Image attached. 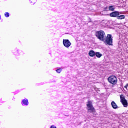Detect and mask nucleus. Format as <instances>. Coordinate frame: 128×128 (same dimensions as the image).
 I'll list each match as a JSON object with an SVG mask.
<instances>
[{"label": "nucleus", "instance_id": "9d476101", "mask_svg": "<svg viewBox=\"0 0 128 128\" xmlns=\"http://www.w3.org/2000/svg\"><path fill=\"white\" fill-rule=\"evenodd\" d=\"M88 54L90 56H96V52L92 50H91L89 52Z\"/></svg>", "mask_w": 128, "mask_h": 128}, {"label": "nucleus", "instance_id": "6e6552de", "mask_svg": "<svg viewBox=\"0 0 128 128\" xmlns=\"http://www.w3.org/2000/svg\"><path fill=\"white\" fill-rule=\"evenodd\" d=\"M22 104L24 106H28V100L27 98H25L22 100Z\"/></svg>", "mask_w": 128, "mask_h": 128}, {"label": "nucleus", "instance_id": "a211bd4d", "mask_svg": "<svg viewBox=\"0 0 128 128\" xmlns=\"http://www.w3.org/2000/svg\"><path fill=\"white\" fill-rule=\"evenodd\" d=\"M1 18H2V17L0 16V20Z\"/></svg>", "mask_w": 128, "mask_h": 128}, {"label": "nucleus", "instance_id": "ddd939ff", "mask_svg": "<svg viewBox=\"0 0 128 128\" xmlns=\"http://www.w3.org/2000/svg\"><path fill=\"white\" fill-rule=\"evenodd\" d=\"M116 8V7L114 6H108V10H111V12H114Z\"/></svg>", "mask_w": 128, "mask_h": 128}, {"label": "nucleus", "instance_id": "f257e3e1", "mask_svg": "<svg viewBox=\"0 0 128 128\" xmlns=\"http://www.w3.org/2000/svg\"><path fill=\"white\" fill-rule=\"evenodd\" d=\"M112 36L110 34H108L106 37V38H104V44H105L106 45L108 44V46H114L112 44Z\"/></svg>", "mask_w": 128, "mask_h": 128}, {"label": "nucleus", "instance_id": "7ed1b4c3", "mask_svg": "<svg viewBox=\"0 0 128 128\" xmlns=\"http://www.w3.org/2000/svg\"><path fill=\"white\" fill-rule=\"evenodd\" d=\"M108 80L111 84H116L118 83V78L115 76H110L108 78Z\"/></svg>", "mask_w": 128, "mask_h": 128}, {"label": "nucleus", "instance_id": "dca6fc26", "mask_svg": "<svg viewBox=\"0 0 128 128\" xmlns=\"http://www.w3.org/2000/svg\"><path fill=\"white\" fill-rule=\"evenodd\" d=\"M50 128H56V126H51Z\"/></svg>", "mask_w": 128, "mask_h": 128}, {"label": "nucleus", "instance_id": "4468645a", "mask_svg": "<svg viewBox=\"0 0 128 128\" xmlns=\"http://www.w3.org/2000/svg\"><path fill=\"white\" fill-rule=\"evenodd\" d=\"M4 16H6V18H8V16H10V13L8 12H5Z\"/></svg>", "mask_w": 128, "mask_h": 128}, {"label": "nucleus", "instance_id": "9b49d317", "mask_svg": "<svg viewBox=\"0 0 128 128\" xmlns=\"http://www.w3.org/2000/svg\"><path fill=\"white\" fill-rule=\"evenodd\" d=\"M95 56H96V58H100L102 56V54H100V52H96L95 54Z\"/></svg>", "mask_w": 128, "mask_h": 128}, {"label": "nucleus", "instance_id": "20e7f679", "mask_svg": "<svg viewBox=\"0 0 128 128\" xmlns=\"http://www.w3.org/2000/svg\"><path fill=\"white\" fill-rule=\"evenodd\" d=\"M86 106L88 112H94V108L92 102L91 100H88Z\"/></svg>", "mask_w": 128, "mask_h": 128}, {"label": "nucleus", "instance_id": "f8f14e48", "mask_svg": "<svg viewBox=\"0 0 128 128\" xmlns=\"http://www.w3.org/2000/svg\"><path fill=\"white\" fill-rule=\"evenodd\" d=\"M117 18L118 20H124V18H126V16L124 15H118Z\"/></svg>", "mask_w": 128, "mask_h": 128}, {"label": "nucleus", "instance_id": "39448f33", "mask_svg": "<svg viewBox=\"0 0 128 128\" xmlns=\"http://www.w3.org/2000/svg\"><path fill=\"white\" fill-rule=\"evenodd\" d=\"M120 102H122V104L124 106V108H128V100L124 98V96L123 94H121L120 96Z\"/></svg>", "mask_w": 128, "mask_h": 128}, {"label": "nucleus", "instance_id": "423d86ee", "mask_svg": "<svg viewBox=\"0 0 128 128\" xmlns=\"http://www.w3.org/2000/svg\"><path fill=\"white\" fill-rule=\"evenodd\" d=\"M120 14H122V12L118 11H115L111 12L110 14V16L112 18H118Z\"/></svg>", "mask_w": 128, "mask_h": 128}, {"label": "nucleus", "instance_id": "2eb2a0df", "mask_svg": "<svg viewBox=\"0 0 128 128\" xmlns=\"http://www.w3.org/2000/svg\"><path fill=\"white\" fill-rule=\"evenodd\" d=\"M56 72H58V74H60V72H62V69L61 68H59V69H57L56 70Z\"/></svg>", "mask_w": 128, "mask_h": 128}, {"label": "nucleus", "instance_id": "1a4fd4ad", "mask_svg": "<svg viewBox=\"0 0 128 128\" xmlns=\"http://www.w3.org/2000/svg\"><path fill=\"white\" fill-rule=\"evenodd\" d=\"M111 106L114 110H116V108H118V105H116V104L115 103L114 101H112L111 102Z\"/></svg>", "mask_w": 128, "mask_h": 128}, {"label": "nucleus", "instance_id": "f3484780", "mask_svg": "<svg viewBox=\"0 0 128 128\" xmlns=\"http://www.w3.org/2000/svg\"><path fill=\"white\" fill-rule=\"evenodd\" d=\"M128 84H126V85L124 86V88H128Z\"/></svg>", "mask_w": 128, "mask_h": 128}, {"label": "nucleus", "instance_id": "f03ea898", "mask_svg": "<svg viewBox=\"0 0 128 128\" xmlns=\"http://www.w3.org/2000/svg\"><path fill=\"white\" fill-rule=\"evenodd\" d=\"M96 36L98 40H102V42H104V36H106L104 32L102 30L98 31L96 32Z\"/></svg>", "mask_w": 128, "mask_h": 128}, {"label": "nucleus", "instance_id": "0eeeda50", "mask_svg": "<svg viewBox=\"0 0 128 128\" xmlns=\"http://www.w3.org/2000/svg\"><path fill=\"white\" fill-rule=\"evenodd\" d=\"M63 44L65 48H70V44H72V43H70V40L64 39Z\"/></svg>", "mask_w": 128, "mask_h": 128}]
</instances>
